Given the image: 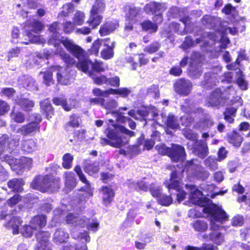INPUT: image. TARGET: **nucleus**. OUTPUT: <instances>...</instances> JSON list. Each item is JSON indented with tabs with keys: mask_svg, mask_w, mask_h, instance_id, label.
I'll use <instances>...</instances> for the list:
<instances>
[{
	"mask_svg": "<svg viewBox=\"0 0 250 250\" xmlns=\"http://www.w3.org/2000/svg\"><path fill=\"white\" fill-rule=\"evenodd\" d=\"M74 23L71 21H66L63 25L58 22H54L49 27V31L52 33L48 40V44L53 45L57 49V47H62V43L66 49L76 58H79L82 55L83 50L80 46L75 44L70 40L64 39L60 33L62 27L65 33H70L74 28Z\"/></svg>",
	"mask_w": 250,
	"mask_h": 250,
	"instance_id": "1",
	"label": "nucleus"
},
{
	"mask_svg": "<svg viewBox=\"0 0 250 250\" xmlns=\"http://www.w3.org/2000/svg\"><path fill=\"white\" fill-rule=\"evenodd\" d=\"M205 213L209 214L211 216L210 229L209 234H204L202 238L205 240H209L217 245H221L224 241V236L220 232L222 224L228 220V216L226 212L217 206H211L203 208Z\"/></svg>",
	"mask_w": 250,
	"mask_h": 250,
	"instance_id": "2",
	"label": "nucleus"
},
{
	"mask_svg": "<svg viewBox=\"0 0 250 250\" xmlns=\"http://www.w3.org/2000/svg\"><path fill=\"white\" fill-rule=\"evenodd\" d=\"M108 139L101 138L103 145H109L115 147H120L125 145L128 142V137L133 136L134 132L124 126L117 124H112L105 130Z\"/></svg>",
	"mask_w": 250,
	"mask_h": 250,
	"instance_id": "3",
	"label": "nucleus"
},
{
	"mask_svg": "<svg viewBox=\"0 0 250 250\" xmlns=\"http://www.w3.org/2000/svg\"><path fill=\"white\" fill-rule=\"evenodd\" d=\"M181 174L176 170L173 171L170 175V178L168 182L165 183L166 186L171 192L170 196L161 194L158 198L159 203L163 206H168L172 202L173 194L176 195V199L180 203L183 201L186 197V193L183 190H181Z\"/></svg>",
	"mask_w": 250,
	"mask_h": 250,
	"instance_id": "4",
	"label": "nucleus"
},
{
	"mask_svg": "<svg viewBox=\"0 0 250 250\" xmlns=\"http://www.w3.org/2000/svg\"><path fill=\"white\" fill-rule=\"evenodd\" d=\"M55 54L59 55L60 57L67 64L66 68L62 67L59 65L54 66L51 70L53 71H57V77L58 82L63 85H68L74 79V72L70 69L69 66L75 63L76 61L71 56L66 54L62 47H57Z\"/></svg>",
	"mask_w": 250,
	"mask_h": 250,
	"instance_id": "5",
	"label": "nucleus"
},
{
	"mask_svg": "<svg viewBox=\"0 0 250 250\" xmlns=\"http://www.w3.org/2000/svg\"><path fill=\"white\" fill-rule=\"evenodd\" d=\"M181 21L184 24V29L185 30L187 31L194 32L196 36H200L199 38L196 39L195 42H194L190 36L186 37L185 41L182 44V47L184 49H187L190 47L193 46L195 44L201 43V42H203L205 46H207V39H210L213 41L217 39L216 35L212 33H208V32H203L201 30L196 31L195 29H192L193 24L189 21V17H184Z\"/></svg>",
	"mask_w": 250,
	"mask_h": 250,
	"instance_id": "6",
	"label": "nucleus"
},
{
	"mask_svg": "<svg viewBox=\"0 0 250 250\" xmlns=\"http://www.w3.org/2000/svg\"><path fill=\"white\" fill-rule=\"evenodd\" d=\"M44 25L38 20L30 19L24 23V29L25 33V41H20L22 44H28L29 42L43 44L45 40L39 34L43 29Z\"/></svg>",
	"mask_w": 250,
	"mask_h": 250,
	"instance_id": "7",
	"label": "nucleus"
},
{
	"mask_svg": "<svg viewBox=\"0 0 250 250\" xmlns=\"http://www.w3.org/2000/svg\"><path fill=\"white\" fill-rule=\"evenodd\" d=\"M20 136L18 135L9 137L7 135H3L0 137V159L3 152L11 153L16 149L19 146ZM8 178V173L0 164V182L5 181Z\"/></svg>",
	"mask_w": 250,
	"mask_h": 250,
	"instance_id": "8",
	"label": "nucleus"
},
{
	"mask_svg": "<svg viewBox=\"0 0 250 250\" xmlns=\"http://www.w3.org/2000/svg\"><path fill=\"white\" fill-rule=\"evenodd\" d=\"M31 186L33 188L43 192H52L60 188L59 180L48 175L36 177L31 183Z\"/></svg>",
	"mask_w": 250,
	"mask_h": 250,
	"instance_id": "9",
	"label": "nucleus"
},
{
	"mask_svg": "<svg viewBox=\"0 0 250 250\" xmlns=\"http://www.w3.org/2000/svg\"><path fill=\"white\" fill-rule=\"evenodd\" d=\"M75 171L79 177V179L85 185L80 188L78 193V199L77 202L78 203V208L81 210L83 205L88 199L89 197L93 196V188L91 187L90 182L87 180L85 175L82 172L81 167L77 166L74 168Z\"/></svg>",
	"mask_w": 250,
	"mask_h": 250,
	"instance_id": "10",
	"label": "nucleus"
},
{
	"mask_svg": "<svg viewBox=\"0 0 250 250\" xmlns=\"http://www.w3.org/2000/svg\"><path fill=\"white\" fill-rule=\"evenodd\" d=\"M202 22L207 28L213 29L215 31L221 32L224 35L229 32L232 35H234L239 29L238 27H229L227 22H221L220 18L218 17H203Z\"/></svg>",
	"mask_w": 250,
	"mask_h": 250,
	"instance_id": "11",
	"label": "nucleus"
},
{
	"mask_svg": "<svg viewBox=\"0 0 250 250\" xmlns=\"http://www.w3.org/2000/svg\"><path fill=\"white\" fill-rule=\"evenodd\" d=\"M235 90L232 86L227 87L223 92L220 89H216L212 92L207 101L206 105L208 107H215L219 108L224 106L229 100L228 95L235 94Z\"/></svg>",
	"mask_w": 250,
	"mask_h": 250,
	"instance_id": "12",
	"label": "nucleus"
},
{
	"mask_svg": "<svg viewBox=\"0 0 250 250\" xmlns=\"http://www.w3.org/2000/svg\"><path fill=\"white\" fill-rule=\"evenodd\" d=\"M159 151L163 155H168L174 162L183 161L186 155L184 147L179 145L172 144L171 147L162 146Z\"/></svg>",
	"mask_w": 250,
	"mask_h": 250,
	"instance_id": "13",
	"label": "nucleus"
},
{
	"mask_svg": "<svg viewBox=\"0 0 250 250\" xmlns=\"http://www.w3.org/2000/svg\"><path fill=\"white\" fill-rule=\"evenodd\" d=\"M83 56V54L79 58H77L79 60V62L77 64V67L85 73H88L91 75L89 71V68L96 72H102L104 71L107 68V66L102 62L95 60L94 62L88 59H84L81 60Z\"/></svg>",
	"mask_w": 250,
	"mask_h": 250,
	"instance_id": "14",
	"label": "nucleus"
},
{
	"mask_svg": "<svg viewBox=\"0 0 250 250\" xmlns=\"http://www.w3.org/2000/svg\"><path fill=\"white\" fill-rule=\"evenodd\" d=\"M196 160L188 161L184 170H186L188 174L192 175L198 179L205 180L209 176V172L203 168L201 166L194 163Z\"/></svg>",
	"mask_w": 250,
	"mask_h": 250,
	"instance_id": "15",
	"label": "nucleus"
},
{
	"mask_svg": "<svg viewBox=\"0 0 250 250\" xmlns=\"http://www.w3.org/2000/svg\"><path fill=\"white\" fill-rule=\"evenodd\" d=\"M128 114L136 120L145 121L144 125L147 124L148 121L154 120V118L158 116V113L154 110H147L145 108L139 109L137 111L131 110Z\"/></svg>",
	"mask_w": 250,
	"mask_h": 250,
	"instance_id": "16",
	"label": "nucleus"
},
{
	"mask_svg": "<svg viewBox=\"0 0 250 250\" xmlns=\"http://www.w3.org/2000/svg\"><path fill=\"white\" fill-rule=\"evenodd\" d=\"M173 87L175 92L178 95L186 96L191 91L192 84L188 80L180 78L174 83Z\"/></svg>",
	"mask_w": 250,
	"mask_h": 250,
	"instance_id": "17",
	"label": "nucleus"
},
{
	"mask_svg": "<svg viewBox=\"0 0 250 250\" xmlns=\"http://www.w3.org/2000/svg\"><path fill=\"white\" fill-rule=\"evenodd\" d=\"M167 8V3L152 1L146 3L144 6V10L147 14H152L153 16H163V12Z\"/></svg>",
	"mask_w": 250,
	"mask_h": 250,
	"instance_id": "18",
	"label": "nucleus"
},
{
	"mask_svg": "<svg viewBox=\"0 0 250 250\" xmlns=\"http://www.w3.org/2000/svg\"><path fill=\"white\" fill-rule=\"evenodd\" d=\"M188 147L193 149V152L198 157L204 158L208 154V148L207 143L202 140L187 143Z\"/></svg>",
	"mask_w": 250,
	"mask_h": 250,
	"instance_id": "19",
	"label": "nucleus"
},
{
	"mask_svg": "<svg viewBox=\"0 0 250 250\" xmlns=\"http://www.w3.org/2000/svg\"><path fill=\"white\" fill-rule=\"evenodd\" d=\"M231 107H227L224 112V119L229 123H233L237 108L242 105V100L239 97H236L230 101Z\"/></svg>",
	"mask_w": 250,
	"mask_h": 250,
	"instance_id": "20",
	"label": "nucleus"
},
{
	"mask_svg": "<svg viewBox=\"0 0 250 250\" xmlns=\"http://www.w3.org/2000/svg\"><path fill=\"white\" fill-rule=\"evenodd\" d=\"M36 122H32L28 124L21 126L17 129L16 132L20 133L23 136L35 133L37 131H39V123L41 121V118L39 117V119H36Z\"/></svg>",
	"mask_w": 250,
	"mask_h": 250,
	"instance_id": "21",
	"label": "nucleus"
},
{
	"mask_svg": "<svg viewBox=\"0 0 250 250\" xmlns=\"http://www.w3.org/2000/svg\"><path fill=\"white\" fill-rule=\"evenodd\" d=\"M50 234L48 231H39L36 234L38 242L36 250H52L49 246V238Z\"/></svg>",
	"mask_w": 250,
	"mask_h": 250,
	"instance_id": "22",
	"label": "nucleus"
},
{
	"mask_svg": "<svg viewBox=\"0 0 250 250\" xmlns=\"http://www.w3.org/2000/svg\"><path fill=\"white\" fill-rule=\"evenodd\" d=\"M87 219L84 216L69 213L66 216L65 221L67 224H73L76 227L84 228L86 225Z\"/></svg>",
	"mask_w": 250,
	"mask_h": 250,
	"instance_id": "23",
	"label": "nucleus"
},
{
	"mask_svg": "<svg viewBox=\"0 0 250 250\" xmlns=\"http://www.w3.org/2000/svg\"><path fill=\"white\" fill-rule=\"evenodd\" d=\"M186 187L191 190L190 195L191 201L200 206L204 207L205 203L203 202V194L202 191L197 189L194 185H186Z\"/></svg>",
	"mask_w": 250,
	"mask_h": 250,
	"instance_id": "24",
	"label": "nucleus"
},
{
	"mask_svg": "<svg viewBox=\"0 0 250 250\" xmlns=\"http://www.w3.org/2000/svg\"><path fill=\"white\" fill-rule=\"evenodd\" d=\"M24 4L23 7H21V4H18L16 6L17 14L19 16H27L29 12L27 10V8L30 9H36L38 7L37 0H21Z\"/></svg>",
	"mask_w": 250,
	"mask_h": 250,
	"instance_id": "25",
	"label": "nucleus"
},
{
	"mask_svg": "<svg viewBox=\"0 0 250 250\" xmlns=\"http://www.w3.org/2000/svg\"><path fill=\"white\" fill-rule=\"evenodd\" d=\"M99 191L103 204L108 206L114 197L115 193L113 190L107 186H103Z\"/></svg>",
	"mask_w": 250,
	"mask_h": 250,
	"instance_id": "26",
	"label": "nucleus"
},
{
	"mask_svg": "<svg viewBox=\"0 0 250 250\" xmlns=\"http://www.w3.org/2000/svg\"><path fill=\"white\" fill-rule=\"evenodd\" d=\"M156 18V17H154ZM163 17H157L156 20H154L156 23H153L150 21H146L141 23V27L144 31L152 34L157 32L158 30V24L162 22Z\"/></svg>",
	"mask_w": 250,
	"mask_h": 250,
	"instance_id": "27",
	"label": "nucleus"
},
{
	"mask_svg": "<svg viewBox=\"0 0 250 250\" xmlns=\"http://www.w3.org/2000/svg\"><path fill=\"white\" fill-rule=\"evenodd\" d=\"M103 49L101 51L102 57L105 60L112 58L114 56L113 49L115 47V42L108 41L104 42L103 43Z\"/></svg>",
	"mask_w": 250,
	"mask_h": 250,
	"instance_id": "28",
	"label": "nucleus"
},
{
	"mask_svg": "<svg viewBox=\"0 0 250 250\" xmlns=\"http://www.w3.org/2000/svg\"><path fill=\"white\" fill-rule=\"evenodd\" d=\"M71 235L73 239L78 242L82 241L80 250H87L86 243L90 241V237L87 231L78 233L73 232L71 233Z\"/></svg>",
	"mask_w": 250,
	"mask_h": 250,
	"instance_id": "29",
	"label": "nucleus"
},
{
	"mask_svg": "<svg viewBox=\"0 0 250 250\" xmlns=\"http://www.w3.org/2000/svg\"><path fill=\"white\" fill-rule=\"evenodd\" d=\"M240 63H237L236 61L235 62L227 65L228 69L229 70H237V73H240V75L237 79V83L239 87L242 90L247 89V83L244 79V76L242 74V72L238 69Z\"/></svg>",
	"mask_w": 250,
	"mask_h": 250,
	"instance_id": "30",
	"label": "nucleus"
},
{
	"mask_svg": "<svg viewBox=\"0 0 250 250\" xmlns=\"http://www.w3.org/2000/svg\"><path fill=\"white\" fill-rule=\"evenodd\" d=\"M181 110L188 114H201L203 113V110L201 108H197L192 102L188 99H186L181 106Z\"/></svg>",
	"mask_w": 250,
	"mask_h": 250,
	"instance_id": "31",
	"label": "nucleus"
},
{
	"mask_svg": "<svg viewBox=\"0 0 250 250\" xmlns=\"http://www.w3.org/2000/svg\"><path fill=\"white\" fill-rule=\"evenodd\" d=\"M19 83L23 87L29 90L35 91L38 90L35 81L28 75H22L20 78Z\"/></svg>",
	"mask_w": 250,
	"mask_h": 250,
	"instance_id": "32",
	"label": "nucleus"
},
{
	"mask_svg": "<svg viewBox=\"0 0 250 250\" xmlns=\"http://www.w3.org/2000/svg\"><path fill=\"white\" fill-rule=\"evenodd\" d=\"M216 33H215L213 32H208V33H212L214 35H216L217 37V39L213 41L212 40L210 39H207V46L208 45H212L213 44H214V42L215 41L218 40L219 39V37H220V42H219V46L220 48L222 49H225L227 48L228 44L229 43V39L225 36V35L223 34L221 32H219L217 31H215Z\"/></svg>",
	"mask_w": 250,
	"mask_h": 250,
	"instance_id": "33",
	"label": "nucleus"
},
{
	"mask_svg": "<svg viewBox=\"0 0 250 250\" xmlns=\"http://www.w3.org/2000/svg\"><path fill=\"white\" fill-rule=\"evenodd\" d=\"M53 103L56 105L62 106L65 110L69 111L76 107L77 101L73 99L67 101L63 98H55L53 99Z\"/></svg>",
	"mask_w": 250,
	"mask_h": 250,
	"instance_id": "34",
	"label": "nucleus"
},
{
	"mask_svg": "<svg viewBox=\"0 0 250 250\" xmlns=\"http://www.w3.org/2000/svg\"><path fill=\"white\" fill-rule=\"evenodd\" d=\"M118 26L119 24L117 21H106L101 26L99 30L100 34L102 36L108 35Z\"/></svg>",
	"mask_w": 250,
	"mask_h": 250,
	"instance_id": "35",
	"label": "nucleus"
},
{
	"mask_svg": "<svg viewBox=\"0 0 250 250\" xmlns=\"http://www.w3.org/2000/svg\"><path fill=\"white\" fill-rule=\"evenodd\" d=\"M162 122L167 127L172 129H178L179 123L176 117L173 114H169L167 116L162 114Z\"/></svg>",
	"mask_w": 250,
	"mask_h": 250,
	"instance_id": "36",
	"label": "nucleus"
},
{
	"mask_svg": "<svg viewBox=\"0 0 250 250\" xmlns=\"http://www.w3.org/2000/svg\"><path fill=\"white\" fill-rule=\"evenodd\" d=\"M69 237V234L66 230L62 228H58L53 234V241L57 245H60L65 242Z\"/></svg>",
	"mask_w": 250,
	"mask_h": 250,
	"instance_id": "37",
	"label": "nucleus"
},
{
	"mask_svg": "<svg viewBox=\"0 0 250 250\" xmlns=\"http://www.w3.org/2000/svg\"><path fill=\"white\" fill-rule=\"evenodd\" d=\"M15 103L20 105L22 109L27 111H30L34 106L33 101L26 98L25 95H22L20 98L17 97L15 100Z\"/></svg>",
	"mask_w": 250,
	"mask_h": 250,
	"instance_id": "38",
	"label": "nucleus"
},
{
	"mask_svg": "<svg viewBox=\"0 0 250 250\" xmlns=\"http://www.w3.org/2000/svg\"><path fill=\"white\" fill-rule=\"evenodd\" d=\"M190 226L195 231L199 233H204L206 232L208 228V222L205 220L201 219L193 220L190 223Z\"/></svg>",
	"mask_w": 250,
	"mask_h": 250,
	"instance_id": "39",
	"label": "nucleus"
},
{
	"mask_svg": "<svg viewBox=\"0 0 250 250\" xmlns=\"http://www.w3.org/2000/svg\"><path fill=\"white\" fill-rule=\"evenodd\" d=\"M216 76L214 73V71L212 73H206L204 75V81L201 83V85L204 88H210L216 84Z\"/></svg>",
	"mask_w": 250,
	"mask_h": 250,
	"instance_id": "40",
	"label": "nucleus"
},
{
	"mask_svg": "<svg viewBox=\"0 0 250 250\" xmlns=\"http://www.w3.org/2000/svg\"><path fill=\"white\" fill-rule=\"evenodd\" d=\"M77 181L74 173L67 172L65 173V188L67 192L71 191L76 187Z\"/></svg>",
	"mask_w": 250,
	"mask_h": 250,
	"instance_id": "41",
	"label": "nucleus"
},
{
	"mask_svg": "<svg viewBox=\"0 0 250 250\" xmlns=\"http://www.w3.org/2000/svg\"><path fill=\"white\" fill-rule=\"evenodd\" d=\"M42 111L46 115V118L48 119L52 117L53 113V108L50 101L48 99H46L42 101L40 103Z\"/></svg>",
	"mask_w": 250,
	"mask_h": 250,
	"instance_id": "42",
	"label": "nucleus"
},
{
	"mask_svg": "<svg viewBox=\"0 0 250 250\" xmlns=\"http://www.w3.org/2000/svg\"><path fill=\"white\" fill-rule=\"evenodd\" d=\"M24 185L23 180L21 179L14 178L7 183L8 187L15 192H20L23 190Z\"/></svg>",
	"mask_w": 250,
	"mask_h": 250,
	"instance_id": "43",
	"label": "nucleus"
},
{
	"mask_svg": "<svg viewBox=\"0 0 250 250\" xmlns=\"http://www.w3.org/2000/svg\"><path fill=\"white\" fill-rule=\"evenodd\" d=\"M21 222L22 221L20 217H13L5 224V226L8 229L12 230L13 234H17L19 233V227Z\"/></svg>",
	"mask_w": 250,
	"mask_h": 250,
	"instance_id": "44",
	"label": "nucleus"
},
{
	"mask_svg": "<svg viewBox=\"0 0 250 250\" xmlns=\"http://www.w3.org/2000/svg\"><path fill=\"white\" fill-rule=\"evenodd\" d=\"M105 3L103 0H96L90 12V16H101L105 9Z\"/></svg>",
	"mask_w": 250,
	"mask_h": 250,
	"instance_id": "45",
	"label": "nucleus"
},
{
	"mask_svg": "<svg viewBox=\"0 0 250 250\" xmlns=\"http://www.w3.org/2000/svg\"><path fill=\"white\" fill-rule=\"evenodd\" d=\"M30 224L35 229L44 227L46 224V217L44 215L34 216L31 220Z\"/></svg>",
	"mask_w": 250,
	"mask_h": 250,
	"instance_id": "46",
	"label": "nucleus"
},
{
	"mask_svg": "<svg viewBox=\"0 0 250 250\" xmlns=\"http://www.w3.org/2000/svg\"><path fill=\"white\" fill-rule=\"evenodd\" d=\"M102 107L108 110L109 112H111L112 114H114L115 113L114 112L117 110H115V109L118 105L117 101L114 99H109L108 100H105L104 99Z\"/></svg>",
	"mask_w": 250,
	"mask_h": 250,
	"instance_id": "47",
	"label": "nucleus"
},
{
	"mask_svg": "<svg viewBox=\"0 0 250 250\" xmlns=\"http://www.w3.org/2000/svg\"><path fill=\"white\" fill-rule=\"evenodd\" d=\"M99 169V163L96 162L86 163L84 167V171L90 176H92L98 172Z\"/></svg>",
	"mask_w": 250,
	"mask_h": 250,
	"instance_id": "48",
	"label": "nucleus"
},
{
	"mask_svg": "<svg viewBox=\"0 0 250 250\" xmlns=\"http://www.w3.org/2000/svg\"><path fill=\"white\" fill-rule=\"evenodd\" d=\"M36 147L37 144L32 139L25 140L22 144V150L27 153L34 151Z\"/></svg>",
	"mask_w": 250,
	"mask_h": 250,
	"instance_id": "49",
	"label": "nucleus"
},
{
	"mask_svg": "<svg viewBox=\"0 0 250 250\" xmlns=\"http://www.w3.org/2000/svg\"><path fill=\"white\" fill-rule=\"evenodd\" d=\"M202 73V69L201 66L199 65H194L191 64L190 65L188 74L189 76L193 78L196 79L200 77Z\"/></svg>",
	"mask_w": 250,
	"mask_h": 250,
	"instance_id": "50",
	"label": "nucleus"
},
{
	"mask_svg": "<svg viewBox=\"0 0 250 250\" xmlns=\"http://www.w3.org/2000/svg\"><path fill=\"white\" fill-rule=\"evenodd\" d=\"M222 12L226 16H238L239 13L237 7L233 6L230 3L225 5L222 9Z\"/></svg>",
	"mask_w": 250,
	"mask_h": 250,
	"instance_id": "51",
	"label": "nucleus"
},
{
	"mask_svg": "<svg viewBox=\"0 0 250 250\" xmlns=\"http://www.w3.org/2000/svg\"><path fill=\"white\" fill-rule=\"evenodd\" d=\"M37 58H38L37 56L35 57L33 55L25 57L24 59H23V64L27 68H32L35 65L39 64Z\"/></svg>",
	"mask_w": 250,
	"mask_h": 250,
	"instance_id": "52",
	"label": "nucleus"
},
{
	"mask_svg": "<svg viewBox=\"0 0 250 250\" xmlns=\"http://www.w3.org/2000/svg\"><path fill=\"white\" fill-rule=\"evenodd\" d=\"M32 159L25 157H22L19 159L18 170H21L23 169H29L32 166Z\"/></svg>",
	"mask_w": 250,
	"mask_h": 250,
	"instance_id": "53",
	"label": "nucleus"
},
{
	"mask_svg": "<svg viewBox=\"0 0 250 250\" xmlns=\"http://www.w3.org/2000/svg\"><path fill=\"white\" fill-rule=\"evenodd\" d=\"M217 159L211 156L208 157L204 161L205 166L211 171H215L218 168L217 164Z\"/></svg>",
	"mask_w": 250,
	"mask_h": 250,
	"instance_id": "54",
	"label": "nucleus"
},
{
	"mask_svg": "<svg viewBox=\"0 0 250 250\" xmlns=\"http://www.w3.org/2000/svg\"><path fill=\"white\" fill-rule=\"evenodd\" d=\"M2 161L6 162L14 170H18L19 159H15L12 156L5 155L3 157Z\"/></svg>",
	"mask_w": 250,
	"mask_h": 250,
	"instance_id": "55",
	"label": "nucleus"
},
{
	"mask_svg": "<svg viewBox=\"0 0 250 250\" xmlns=\"http://www.w3.org/2000/svg\"><path fill=\"white\" fill-rule=\"evenodd\" d=\"M109 38L104 40H97L94 42L91 48L89 50L90 53L97 56L99 53V48L101 46L103 47L104 42L108 41Z\"/></svg>",
	"mask_w": 250,
	"mask_h": 250,
	"instance_id": "56",
	"label": "nucleus"
},
{
	"mask_svg": "<svg viewBox=\"0 0 250 250\" xmlns=\"http://www.w3.org/2000/svg\"><path fill=\"white\" fill-rule=\"evenodd\" d=\"M110 94H118L123 98L127 97L131 92V90L126 87H121L118 89L110 88Z\"/></svg>",
	"mask_w": 250,
	"mask_h": 250,
	"instance_id": "57",
	"label": "nucleus"
},
{
	"mask_svg": "<svg viewBox=\"0 0 250 250\" xmlns=\"http://www.w3.org/2000/svg\"><path fill=\"white\" fill-rule=\"evenodd\" d=\"M141 10V8L133 5H125L123 8V11L126 12L125 16H138Z\"/></svg>",
	"mask_w": 250,
	"mask_h": 250,
	"instance_id": "58",
	"label": "nucleus"
},
{
	"mask_svg": "<svg viewBox=\"0 0 250 250\" xmlns=\"http://www.w3.org/2000/svg\"><path fill=\"white\" fill-rule=\"evenodd\" d=\"M216 206L214 204H212L211 205H209L207 207H206V208H207L208 207H210L211 206ZM205 208V207L200 206L199 205L198 207H196L194 208H191L189 210L188 212V216L189 217L191 218H197V217H200L202 216V213L200 211V209H202V211L205 213L203 211V208Z\"/></svg>",
	"mask_w": 250,
	"mask_h": 250,
	"instance_id": "59",
	"label": "nucleus"
},
{
	"mask_svg": "<svg viewBox=\"0 0 250 250\" xmlns=\"http://www.w3.org/2000/svg\"><path fill=\"white\" fill-rule=\"evenodd\" d=\"M87 221L86 226L88 230L96 232L99 229V223L97 219H92L90 220L87 218Z\"/></svg>",
	"mask_w": 250,
	"mask_h": 250,
	"instance_id": "60",
	"label": "nucleus"
},
{
	"mask_svg": "<svg viewBox=\"0 0 250 250\" xmlns=\"http://www.w3.org/2000/svg\"><path fill=\"white\" fill-rule=\"evenodd\" d=\"M35 230L32 225H26L20 229V233L25 237H30L32 236L33 231Z\"/></svg>",
	"mask_w": 250,
	"mask_h": 250,
	"instance_id": "61",
	"label": "nucleus"
},
{
	"mask_svg": "<svg viewBox=\"0 0 250 250\" xmlns=\"http://www.w3.org/2000/svg\"><path fill=\"white\" fill-rule=\"evenodd\" d=\"M167 16H184V9L176 6H172L169 9Z\"/></svg>",
	"mask_w": 250,
	"mask_h": 250,
	"instance_id": "62",
	"label": "nucleus"
},
{
	"mask_svg": "<svg viewBox=\"0 0 250 250\" xmlns=\"http://www.w3.org/2000/svg\"><path fill=\"white\" fill-rule=\"evenodd\" d=\"M161 45L159 42H155L149 45L146 46L144 51L147 52L149 54H152L157 51L160 48Z\"/></svg>",
	"mask_w": 250,
	"mask_h": 250,
	"instance_id": "63",
	"label": "nucleus"
},
{
	"mask_svg": "<svg viewBox=\"0 0 250 250\" xmlns=\"http://www.w3.org/2000/svg\"><path fill=\"white\" fill-rule=\"evenodd\" d=\"M81 244L75 242H68L64 244L62 247V250H80Z\"/></svg>",
	"mask_w": 250,
	"mask_h": 250,
	"instance_id": "64",
	"label": "nucleus"
}]
</instances>
